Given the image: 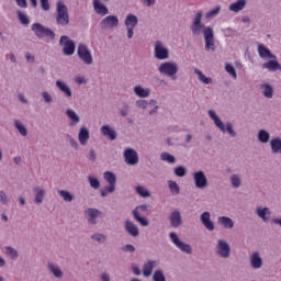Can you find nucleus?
Wrapping results in <instances>:
<instances>
[{
    "mask_svg": "<svg viewBox=\"0 0 281 281\" xmlns=\"http://www.w3.org/2000/svg\"><path fill=\"white\" fill-rule=\"evenodd\" d=\"M186 167L179 166L175 168V175L176 177H186Z\"/></svg>",
    "mask_w": 281,
    "mask_h": 281,
    "instance_id": "nucleus-48",
    "label": "nucleus"
},
{
    "mask_svg": "<svg viewBox=\"0 0 281 281\" xmlns=\"http://www.w3.org/2000/svg\"><path fill=\"white\" fill-rule=\"evenodd\" d=\"M250 265L252 269H260V267H262V258H260L258 252H254L250 256Z\"/></svg>",
    "mask_w": 281,
    "mask_h": 281,
    "instance_id": "nucleus-25",
    "label": "nucleus"
},
{
    "mask_svg": "<svg viewBox=\"0 0 281 281\" xmlns=\"http://www.w3.org/2000/svg\"><path fill=\"white\" fill-rule=\"evenodd\" d=\"M263 95L266 98H273V88H271V86L269 85H263Z\"/></svg>",
    "mask_w": 281,
    "mask_h": 281,
    "instance_id": "nucleus-40",
    "label": "nucleus"
},
{
    "mask_svg": "<svg viewBox=\"0 0 281 281\" xmlns=\"http://www.w3.org/2000/svg\"><path fill=\"white\" fill-rule=\"evenodd\" d=\"M89 218V223L91 225H95V218H98V215L100 214V211L95 210V209H89L87 211Z\"/></svg>",
    "mask_w": 281,
    "mask_h": 281,
    "instance_id": "nucleus-34",
    "label": "nucleus"
},
{
    "mask_svg": "<svg viewBox=\"0 0 281 281\" xmlns=\"http://www.w3.org/2000/svg\"><path fill=\"white\" fill-rule=\"evenodd\" d=\"M124 159L128 166H137L139 164V156H137V151L133 148L124 150Z\"/></svg>",
    "mask_w": 281,
    "mask_h": 281,
    "instance_id": "nucleus-8",
    "label": "nucleus"
},
{
    "mask_svg": "<svg viewBox=\"0 0 281 281\" xmlns=\"http://www.w3.org/2000/svg\"><path fill=\"white\" fill-rule=\"evenodd\" d=\"M194 74L199 77L200 82H203L204 85H212V78L205 77L201 70L195 68Z\"/></svg>",
    "mask_w": 281,
    "mask_h": 281,
    "instance_id": "nucleus-33",
    "label": "nucleus"
},
{
    "mask_svg": "<svg viewBox=\"0 0 281 281\" xmlns=\"http://www.w3.org/2000/svg\"><path fill=\"white\" fill-rule=\"evenodd\" d=\"M138 23L137 16L134 14H128L125 19V25L126 27H136Z\"/></svg>",
    "mask_w": 281,
    "mask_h": 281,
    "instance_id": "nucleus-29",
    "label": "nucleus"
},
{
    "mask_svg": "<svg viewBox=\"0 0 281 281\" xmlns=\"http://www.w3.org/2000/svg\"><path fill=\"white\" fill-rule=\"evenodd\" d=\"M5 251L9 256H11V258H18L19 254L16 252V250H14V248L12 247H7Z\"/></svg>",
    "mask_w": 281,
    "mask_h": 281,
    "instance_id": "nucleus-53",
    "label": "nucleus"
},
{
    "mask_svg": "<svg viewBox=\"0 0 281 281\" xmlns=\"http://www.w3.org/2000/svg\"><path fill=\"white\" fill-rule=\"evenodd\" d=\"M133 30L134 27H127V37L131 38L133 36Z\"/></svg>",
    "mask_w": 281,
    "mask_h": 281,
    "instance_id": "nucleus-64",
    "label": "nucleus"
},
{
    "mask_svg": "<svg viewBox=\"0 0 281 281\" xmlns=\"http://www.w3.org/2000/svg\"><path fill=\"white\" fill-rule=\"evenodd\" d=\"M101 280H102V281H111V277H109V273H103V274L101 276Z\"/></svg>",
    "mask_w": 281,
    "mask_h": 281,
    "instance_id": "nucleus-63",
    "label": "nucleus"
},
{
    "mask_svg": "<svg viewBox=\"0 0 281 281\" xmlns=\"http://www.w3.org/2000/svg\"><path fill=\"white\" fill-rule=\"evenodd\" d=\"M169 221L172 227H180L181 226V213L179 211H173L170 216Z\"/></svg>",
    "mask_w": 281,
    "mask_h": 281,
    "instance_id": "nucleus-19",
    "label": "nucleus"
},
{
    "mask_svg": "<svg viewBox=\"0 0 281 281\" xmlns=\"http://www.w3.org/2000/svg\"><path fill=\"white\" fill-rule=\"evenodd\" d=\"M169 236H170L171 243H173V245H176L178 249H180L184 254H192V247H190V245L188 244H184L183 241H180L177 233H170Z\"/></svg>",
    "mask_w": 281,
    "mask_h": 281,
    "instance_id": "nucleus-9",
    "label": "nucleus"
},
{
    "mask_svg": "<svg viewBox=\"0 0 281 281\" xmlns=\"http://www.w3.org/2000/svg\"><path fill=\"white\" fill-rule=\"evenodd\" d=\"M218 12H221V8L215 7L214 9H212L211 11H209L206 13V19H213V16H216V14H218Z\"/></svg>",
    "mask_w": 281,
    "mask_h": 281,
    "instance_id": "nucleus-50",
    "label": "nucleus"
},
{
    "mask_svg": "<svg viewBox=\"0 0 281 281\" xmlns=\"http://www.w3.org/2000/svg\"><path fill=\"white\" fill-rule=\"evenodd\" d=\"M32 31L34 32L35 36L37 38H43L44 36H47V38H55L56 34L50 29L45 27L41 23H33L32 24Z\"/></svg>",
    "mask_w": 281,
    "mask_h": 281,
    "instance_id": "nucleus-6",
    "label": "nucleus"
},
{
    "mask_svg": "<svg viewBox=\"0 0 281 281\" xmlns=\"http://www.w3.org/2000/svg\"><path fill=\"white\" fill-rule=\"evenodd\" d=\"M42 97L44 98L45 102L49 103L52 102V95L47 92H42Z\"/></svg>",
    "mask_w": 281,
    "mask_h": 281,
    "instance_id": "nucleus-60",
    "label": "nucleus"
},
{
    "mask_svg": "<svg viewBox=\"0 0 281 281\" xmlns=\"http://www.w3.org/2000/svg\"><path fill=\"white\" fill-rule=\"evenodd\" d=\"M154 281H166V277H164V272L161 270L155 271Z\"/></svg>",
    "mask_w": 281,
    "mask_h": 281,
    "instance_id": "nucleus-49",
    "label": "nucleus"
},
{
    "mask_svg": "<svg viewBox=\"0 0 281 281\" xmlns=\"http://www.w3.org/2000/svg\"><path fill=\"white\" fill-rule=\"evenodd\" d=\"M59 44L63 45V52L65 56H74L76 53V43L74 40H69V36L63 35L59 40Z\"/></svg>",
    "mask_w": 281,
    "mask_h": 281,
    "instance_id": "nucleus-7",
    "label": "nucleus"
},
{
    "mask_svg": "<svg viewBox=\"0 0 281 281\" xmlns=\"http://www.w3.org/2000/svg\"><path fill=\"white\" fill-rule=\"evenodd\" d=\"M231 181L234 188H240V178L238 176H232Z\"/></svg>",
    "mask_w": 281,
    "mask_h": 281,
    "instance_id": "nucleus-52",
    "label": "nucleus"
},
{
    "mask_svg": "<svg viewBox=\"0 0 281 281\" xmlns=\"http://www.w3.org/2000/svg\"><path fill=\"white\" fill-rule=\"evenodd\" d=\"M18 19L22 25H30V19L27 15L21 13V11L18 12Z\"/></svg>",
    "mask_w": 281,
    "mask_h": 281,
    "instance_id": "nucleus-43",
    "label": "nucleus"
},
{
    "mask_svg": "<svg viewBox=\"0 0 281 281\" xmlns=\"http://www.w3.org/2000/svg\"><path fill=\"white\" fill-rule=\"evenodd\" d=\"M160 159L162 161H167L168 164H175L177 161L175 156H172V155H170L169 153H166V151L160 155Z\"/></svg>",
    "mask_w": 281,
    "mask_h": 281,
    "instance_id": "nucleus-39",
    "label": "nucleus"
},
{
    "mask_svg": "<svg viewBox=\"0 0 281 281\" xmlns=\"http://www.w3.org/2000/svg\"><path fill=\"white\" fill-rule=\"evenodd\" d=\"M123 251H130V254H133V251H135V246L128 244L124 246Z\"/></svg>",
    "mask_w": 281,
    "mask_h": 281,
    "instance_id": "nucleus-59",
    "label": "nucleus"
},
{
    "mask_svg": "<svg viewBox=\"0 0 281 281\" xmlns=\"http://www.w3.org/2000/svg\"><path fill=\"white\" fill-rule=\"evenodd\" d=\"M92 240H97V243H104L106 240V236L103 234H94L91 236Z\"/></svg>",
    "mask_w": 281,
    "mask_h": 281,
    "instance_id": "nucleus-51",
    "label": "nucleus"
},
{
    "mask_svg": "<svg viewBox=\"0 0 281 281\" xmlns=\"http://www.w3.org/2000/svg\"><path fill=\"white\" fill-rule=\"evenodd\" d=\"M77 56H79L80 60H82L85 65H93V55H91V50L88 45L79 44L77 48Z\"/></svg>",
    "mask_w": 281,
    "mask_h": 281,
    "instance_id": "nucleus-5",
    "label": "nucleus"
},
{
    "mask_svg": "<svg viewBox=\"0 0 281 281\" xmlns=\"http://www.w3.org/2000/svg\"><path fill=\"white\" fill-rule=\"evenodd\" d=\"M93 9L97 14H100L101 16H106V14H109V9L106 5L102 4L100 0H93Z\"/></svg>",
    "mask_w": 281,
    "mask_h": 281,
    "instance_id": "nucleus-16",
    "label": "nucleus"
},
{
    "mask_svg": "<svg viewBox=\"0 0 281 281\" xmlns=\"http://www.w3.org/2000/svg\"><path fill=\"white\" fill-rule=\"evenodd\" d=\"M59 196H61L64 199V201L71 203V201H74V195H71V193H69L66 190H59L58 191Z\"/></svg>",
    "mask_w": 281,
    "mask_h": 281,
    "instance_id": "nucleus-36",
    "label": "nucleus"
},
{
    "mask_svg": "<svg viewBox=\"0 0 281 281\" xmlns=\"http://www.w3.org/2000/svg\"><path fill=\"white\" fill-rule=\"evenodd\" d=\"M262 69H268V71H281V65L278 60H269L262 65Z\"/></svg>",
    "mask_w": 281,
    "mask_h": 281,
    "instance_id": "nucleus-20",
    "label": "nucleus"
},
{
    "mask_svg": "<svg viewBox=\"0 0 281 281\" xmlns=\"http://www.w3.org/2000/svg\"><path fill=\"white\" fill-rule=\"evenodd\" d=\"M209 115H210L211 120L214 121L215 126H217V128H220V131H222V133H225V131H226L225 124L223 123V121H221L218 115H216V112H214L213 110H210Z\"/></svg>",
    "mask_w": 281,
    "mask_h": 281,
    "instance_id": "nucleus-17",
    "label": "nucleus"
},
{
    "mask_svg": "<svg viewBox=\"0 0 281 281\" xmlns=\"http://www.w3.org/2000/svg\"><path fill=\"white\" fill-rule=\"evenodd\" d=\"M146 210H148L146 205H140L133 211V216L135 221H137V223H139V225H142L143 227H148V220H146V217H142L140 213L146 212Z\"/></svg>",
    "mask_w": 281,
    "mask_h": 281,
    "instance_id": "nucleus-11",
    "label": "nucleus"
},
{
    "mask_svg": "<svg viewBox=\"0 0 281 281\" xmlns=\"http://www.w3.org/2000/svg\"><path fill=\"white\" fill-rule=\"evenodd\" d=\"M159 74H162L164 76H169L172 80L177 79V74L179 71V65L177 63L172 61H165L160 64L158 67Z\"/></svg>",
    "mask_w": 281,
    "mask_h": 281,
    "instance_id": "nucleus-3",
    "label": "nucleus"
},
{
    "mask_svg": "<svg viewBox=\"0 0 281 281\" xmlns=\"http://www.w3.org/2000/svg\"><path fill=\"white\" fill-rule=\"evenodd\" d=\"M35 203H43V198L45 196V190L41 188H35Z\"/></svg>",
    "mask_w": 281,
    "mask_h": 281,
    "instance_id": "nucleus-35",
    "label": "nucleus"
},
{
    "mask_svg": "<svg viewBox=\"0 0 281 281\" xmlns=\"http://www.w3.org/2000/svg\"><path fill=\"white\" fill-rule=\"evenodd\" d=\"M245 5H247V0H237L229 5V10L231 12H240L245 9Z\"/></svg>",
    "mask_w": 281,
    "mask_h": 281,
    "instance_id": "nucleus-26",
    "label": "nucleus"
},
{
    "mask_svg": "<svg viewBox=\"0 0 281 281\" xmlns=\"http://www.w3.org/2000/svg\"><path fill=\"white\" fill-rule=\"evenodd\" d=\"M229 244H227V241L221 239L217 243V254L218 256H221V258H229Z\"/></svg>",
    "mask_w": 281,
    "mask_h": 281,
    "instance_id": "nucleus-14",
    "label": "nucleus"
},
{
    "mask_svg": "<svg viewBox=\"0 0 281 281\" xmlns=\"http://www.w3.org/2000/svg\"><path fill=\"white\" fill-rule=\"evenodd\" d=\"M103 177L109 183V187H105L101 190V196H108V194L115 192V183L117 181V178H115V173L111 171H105L103 173Z\"/></svg>",
    "mask_w": 281,
    "mask_h": 281,
    "instance_id": "nucleus-4",
    "label": "nucleus"
},
{
    "mask_svg": "<svg viewBox=\"0 0 281 281\" xmlns=\"http://www.w3.org/2000/svg\"><path fill=\"white\" fill-rule=\"evenodd\" d=\"M157 261L149 260L143 266V274L145 278H150L153 276V270L155 269Z\"/></svg>",
    "mask_w": 281,
    "mask_h": 281,
    "instance_id": "nucleus-18",
    "label": "nucleus"
},
{
    "mask_svg": "<svg viewBox=\"0 0 281 281\" xmlns=\"http://www.w3.org/2000/svg\"><path fill=\"white\" fill-rule=\"evenodd\" d=\"M120 25V20L115 15H108L101 21L102 30H113Z\"/></svg>",
    "mask_w": 281,
    "mask_h": 281,
    "instance_id": "nucleus-10",
    "label": "nucleus"
},
{
    "mask_svg": "<svg viewBox=\"0 0 281 281\" xmlns=\"http://www.w3.org/2000/svg\"><path fill=\"white\" fill-rule=\"evenodd\" d=\"M193 179L195 183V188L203 190V188H207V177L203 171H195L193 173Z\"/></svg>",
    "mask_w": 281,
    "mask_h": 281,
    "instance_id": "nucleus-12",
    "label": "nucleus"
},
{
    "mask_svg": "<svg viewBox=\"0 0 281 281\" xmlns=\"http://www.w3.org/2000/svg\"><path fill=\"white\" fill-rule=\"evenodd\" d=\"M136 192L137 194H139V196H150V193L148 192V190H146V188L142 187V186H138L136 187Z\"/></svg>",
    "mask_w": 281,
    "mask_h": 281,
    "instance_id": "nucleus-46",
    "label": "nucleus"
},
{
    "mask_svg": "<svg viewBox=\"0 0 281 281\" xmlns=\"http://www.w3.org/2000/svg\"><path fill=\"white\" fill-rule=\"evenodd\" d=\"M0 203H2V205H8V195L3 191H0Z\"/></svg>",
    "mask_w": 281,
    "mask_h": 281,
    "instance_id": "nucleus-55",
    "label": "nucleus"
},
{
    "mask_svg": "<svg viewBox=\"0 0 281 281\" xmlns=\"http://www.w3.org/2000/svg\"><path fill=\"white\" fill-rule=\"evenodd\" d=\"M210 217H211L210 212L206 211L201 214L200 218L202 224L206 229H209V232H214V222H211Z\"/></svg>",
    "mask_w": 281,
    "mask_h": 281,
    "instance_id": "nucleus-15",
    "label": "nucleus"
},
{
    "mask_svg": "<svg viewBox=\"0 0 281 281\" xmlns=\"http://www.w3.org/2000/svg\"><path fill=\"white\" fill-rule=\"evenodd\" d=\"M56 23L57 25H69V9H67L65 2L58 1L56 4Z\"/></svg>",
    "mask_w": 281,
    "mask_h": 281,
    "instance_id": "nucleus-2",
    "label": "nucleus"
},
{
    "mask_svg": "<svg viewBox=\"0 0 281 281\" xmlns=\"http://www.w3.org/2000/svg\"><path fill=\"white\" fill-rule=\"evenodd\" d=\"M15 128H18L19 133L25 137L27 135V128H25V126H23V124H21L19 121H15Z\"/></svg>",
    "mask_w": 281,
    "mask_h": 281,
    "instance_id": "nucleus-41",
    "label": "nucleus"
},
{
    "mask_svg": "<svg viewBox=\"0 0 281 281\" xmlns=\"http://www.w3.org/2000/svg\"><path fill=\"white\" fill-rule=\"evenodd\" d=\"M218 223L223 225L226 229H232L234 227V221L227 216L218 217Z\"/></svg>",
    "mask_w": 281,
    "mask_h": 281,
    "instance_id": "nucleus-28",
    "label": "nucleus"
},
{
    "mask_svg": "<svg viewBox=\"0 0 281 281\" xmlns=\"http://www.w3.org/2000/svg\"><path fill=\"white\" fill-rule=\"evenodd\" d=\"M226 131L231 135V137H236V132H234V127L232 126V123L226 124Z\"/></svg>",
    "mask_w": 281,
    "mask_h": 281,
    "instance_id": "nucleus-54",
    "label": "nucleus"
},
{
    "mask_svg": "<svg viewBox=\"0 0 281 281\" xmlns=\"http://www.w3.org/2000/svg\"><path fill=\"white\" fill-rule=\"evenodd\" d=\"M25 58L27 63H34V56L30 53H26Z\"/></svg>",
    "mask_w": 281,
    "mask_h": 281,
    "instance_id": "nucleus-62",
    "label": "nucleus"
},
{
    "mask_svg": "<svg viewBox=\"0 0 281 281\" xmlns=\"http://www.w3.org/2000/svg\"><path fill=\"white\" fill-rule=\"evenodd\" d=\"M132 271H133L134 276H142V270H139V267H137V266H133Z\"/></svg>",
    "mask_w": 281,
    "mask_h": 281,
    "instance_id": "nucleus-61",
    "label": "nucleus"
},
{
    "mask_svg": "<svg viewBox=\"0 0 281 281\" xmlns=\"http://www.w3.org/2000/svg\"><path fill=\"white\" fill-rule=\"evenodd\" d=\"M88 181L91 186V188H93L94 190H98L100 188V180H98V178L95 177H89Z\"/></svg>",
    "mask_w": 281,
    "mask_h": 281,
    "instance_id": "nucleus-42",
    "label": "nucleus"
},
{
    "mask_svg": "<svg viewBox=\"0 0 281 281\" xmlns=\"http://www.w3.org/2000/svg\"><path fill=\"white\" fill-rule=\"evenodd\" d=\"M258 139L261 144H267V142H269V133L265 130H260L258 133Z\"/></svg>",
    "mask_w": 281,
    "mask_h": 281,
    "instance_id": "nucleus-38",
    "label": "nucleus"
},
{
    "mask_svg": "<svg viewBox=\"0 0 281 281\" xmlns=\"http://www.w3.org/2000/svg\"><path fill=\"white\" fill-rule=\"evenodd\" d=\"M48 269L52 271V273L55 276V278H63V270H60V268L54 266V263H49Z\"/></svg>",
    "mask_w": 281,
    "mask_h": 281,
    "instance_id": "nucleus-37",
    "label": "nucleus"
},
{
    "mask_svg": "<svg viewBox=\"0 0 281 281\" xmlns=\"http://www.w3.org/2000/svg\"><path fill=\"white\" fill-rule=\"evenodd\" d=\"M169 56L168 48L164 47L161 42H156L155 44V57L158 60H166Z\"/></svg>",
    "mask_w": 281,
    "mask_h": 281,
    "instance_id": "nucleus-13",
    "label": "nucleus"
},
{
    "mask_svg": "<svg viewBox=\"0 0 281 281\" xmlns=\"http://www.w3.org/2000/svg\"><path fill=\"white\" fill-rule=\"evenodd\" d=\"M137 106L139 109H147L148 108V102H146L145 100L137 101Z\"/></svg>",
    "mask_w": 281,
    "mask_h": 281,
    "instance_id": "nucleus-58",
    "label": "nucleus"
},
{
    "mask_svg": "<svg viewBox=\"0 0 281 281\" xmlns=\"http://www.w3.org/2000/svg\"><path fill=\"white\" fill-rule=\"evenodd\" d=\"M78 139L81 146H87V143L89 142V130L87 127L80 128Z\"/></svg>",
    "mask_w": 281,
    "mask_h": 281,
    "instance_id": "nucleus-21",
    "label": "nucleus"
},
{
    "mask_svg": "<svg viewBox=\"0 0 281 281\" xmlns=\"http://www.w3.org/2000/svg\"><path fill=\"white\" fill-rule=\"evenodd\" d=\"M125 229L130 236H139V228L131 221L125 222Z\"/></svg>",
    "mask_w": 281,
    "mask_h": 281,
    "instance_id": "nucleus-22",
    "label": "nucleus"
},
{
    "mask_svg": "<svg viewBox=\"0 0 281 281\" xmlns=\"http://www.w3.org/2000/svg\"><path fill=\"white\" fill-rule=\"evenodd\" d=\"M19 8H27V0H15Z\"/></svg>",
    "mask_w": 281,
    "mask_h": 281,
    "instance_id": "nucleus-57",
    "label": "nucleus"
},
{
    "mask_svg": "<svg viewBox=\"0 0 281 281\" xmlns=\"http://www.w3.org/2000/svg\"><path fill=\"white\" fill-rule=\"evenodd\" d=\"M101 133L104 135V137H109L111 142L117 137V134L115 133L114 130H112L109 125H103L101 127Z\"/></svg>",
    "mask_w": 281,
    "mask_h": 281,
    "instance_id": "nucleus-23",
    "label": "nucleus"
},
{
    "mask_svg": "<svg viewBox=\"0 0 281 281\" xmlns=\"http://www.w3.org/2000/svg\"><path fill=\"white\" fill-rule=\"evenodd\" d=\"M56 87L59 89V91H61V93H65V95L67 98H71V88H69V86H67V83H65L60 80H57Z\"/></svg>",
    "mask_w": 281,
    "mask_h": 281,
    "instance_id": "nucleus-27",
    "label": "nucleus"
},
{
    "mask_svg": "<svg viewBox=\"0 0 281 281\" xmlns=\"http://www.w3.org/2000/svg\"><path fill=\"white\" fill-rule=\"evenodd\" d=\"M41 7L44 12L49 11V0H41Z\"/></svg>",
    "mask_w": 281,
    "mask_h": 281,
    "instance_id": "nucleus-56",
    "label": "nucleus"
},
{
    "mask_svg": "<svg viewBox=\"0 0 281 281\" xmlns=\"http://www.w3.org/2000/svg\"><path fill=\"white\" fill-rule=\"evenodd\" d=\"M258 54L260 58H276V55H272L271 50L262 44L258 45Z\"/></svg>",
    "mask_w": 281,
    "mask_h": 281,
    "instance_id": "nucleus-24",
    "label": "nucleus"
},
{
    "mask_svg": "<svg viewBox=\"0 0 281 281\" xmlns=\"http://www.w3.org/2000/svg\"><path fill=\"white\" fill-rule=\"evenodd\" d=\"M134 92L138 98H148L150 95V90L142 88V86H136Z\"/></svg>",
    "mask_w": 281,
    "mask_h": 281,
    "instance_id": "nucleus-31",
    "label": "nucleus"
},
{
    "mask_svg": "<svg viewBox=\"0 0 281 281\" xmlns=\"http://www.w3.org/2000/svg\"><path fill=\"white\" fill-rule=\"evenodd\" d=\"M169 190L170 192H172L173 194H179V184H177V182L175 181H169Z\"/></svg>",
    "mask_w": 281,
    "mask_h": 281,
    "instance_id": "nucleus-47",
    "label": "nucleus"
},
{
    "mask_svg": "<svg viewBox=\"0 0 281 281\" xmlns=\"http://www.w3.org/2000/svg\"><path fill=\"white\" fill-rule=\"evenodd\" d=\"M225 70L227 71V74H229V76L234 78V80L238 78V76L236 75V69L234 68V66H232V64H227L225 66Z\"/></svg>",
    "mask_w": 281,
    "mask_h": 281,
    "instance_id": "nucleus-44",
    "label": "nucleus"
},
{
    "mask_svg": "<svg viewBox=\"0 0 281 281\" xmlns=\"http://www.w3.org/2000/svg\"><path fill=\"white\" fill-rule=\"evenodd\" d=\"M257 214L260 218H262V221H267V214H269V209L265 207V209H257Z\"/></svg>",
    "mask_w": 281,
    "mask_h": 281,
    "instance_id": "nucleus-45",
    "label": "nucleus"
},
{
    "mask_svg": "<svg viewBox=\"0 0 281 281\" xmlns=\"http://www.w3.org/2000/svg\"><path fill=\"white\" fill-rule=\"evenodd\" d=\"M66 114L71 120L70 126H76L80 122V116L74 110H67Z\"/></svg>",
    "mask_w": 281,
    "mask_h": 281,
    "instance_id": "nucleus-30",
    "label": "nucleus"
},
{
    "mask_svg": "<svg viewBox=\"0 0 281 281\" xmlns=\"http://www.w3.org/2000/svg\"><path fill=\"white\" fill-rule=\"evenodd\" d=\"M270 146H271L272 153H280V155H281V139H280V137L271 139Z\"/></svg>",
    "mask_w": 281,
    "mask_h": 281,
    "instance_id": "nucleus-32",
    "label": "nucleus"
},
{
    "mask_svg": "<svg viewBox=\"0 0 281 281\" xmlns=\"http://www.w3.org/2000/svg\"><path fill=\"white\" fill-rule=\"evenodd\" d=\"M202 19L203 12L199 11L192 21L190 30L193 36H201V34H203L206 52H210V49L211 52H215L216 43L214 42V29H212V26H205Z\"/></svg>",
    "mask_w": 281,
    "mask_h": 281,
    "instance_id": "nucleus-1",
    "label": "nucleus"
}]
</instances>
